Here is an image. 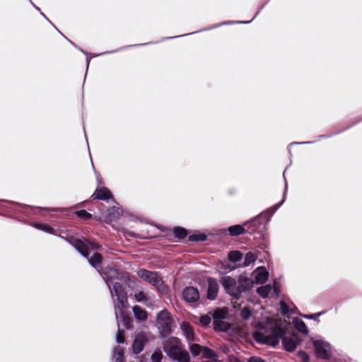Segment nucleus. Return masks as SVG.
<instances>
[{
	"label": "nucleus",
	"mask_w": 362,
	"mask_h": 362,
	"mask_svg": "<svg viewBox=\"0 0 362 362\" xmlns=\"http://www.w3.org/2000/svg\"><path fill=\"white\" fill-rule=\"evenodd\" d=\"M243 258V254L238 250L232 251L228 253V259L233 262H237Z\"/></svg>",
	"instance_id": "obj_26"
},
{
	"label": "nucleus",
	"mask_w": 362,
	"mask_h": 362,
	"mask_svg": "<svg viewBox=\"0 0 362 362\" xmlns=\"http://www.w3.org/2000/svg\"><path fill=\"white\" fill-rule=\"evenodd\" d=\"M173 233L175 237L179 238H183L187 236V230L181 227H175L173 229Z\"/></svg>",
	"instance_id": "obj_27"
},
{
	"label": "nucleus",
	"mask_w": 362,
	"mask_h": 362,
	"mask_svg": "<svg viewBox=\"0 0 362 362\" xmlns=\"http://www.w3.org/2000/svg\"><path fill=\"white\" fill-rule=\"evenodd\" d=\"M315 352L317 357L326 359L330 355V345L320 339L313 341Z\"/></svg>",
	"instance_id": "obj_8"
},
{
	"label": "nucleus",
	"mask_w": 362,
	"mask_h": 362,
	"mask_svg": "<svg viewBox=\"0 0 362 362\" xmlns=\"http://www.w3.org/2000/svg\"><path fill=\"white\" fill-rule=\"evenodd\" d=\"M218 284L216 279L213 278L208 279L207 298L209 300H214L218 294Z\"/></svg>",
	"instance_id": "obj_11"
},
{
	"label": "nucleus",
	"mask_w": 362,
	"mask_h": 362,
	"mask_svg": "<svg viewBox=\"0 0 362 362\" xmlns=\"http://www.w3.org/2000/svg\"><path fill=\"white\" fill-rule=\"evenodd\" d=\"M163 358V354L160 350L156 351L151 355V361L152 362H161Z\"/></svg>",
	"instance_id": "obj_29"
},
{
	"label": "nucleus",
	"mask_w": 362,
	"mask_h": 362,
	"mask_svg": "<svg viewBox=\"0 0 362 362\" xmlns=\"http://www.w3.org/2000/svg\"><path fill=\"white\" fill-rule=\"evenodd\" d=\"M180 328L188 343H192L197 340L193 328L189 323L182 322L180 325Z\"/></svg>",
	"instance_id": "obj_12"
},
{
	"label": "nucleus",
	"mask_w": 362,
	"mask_h": 362,
	"mask_svg": "<svg viewBox=\"0 0 362 362\" xmlns=\"http://www.w3.org/2000/svg\"><path fill=\"white\" fill-rule=\"evenodd\" d=\"M225 316H226V312L222 310H217L214 313V320H223V319L225 318Z\"/></svg>",
	"instance_id": "obj_32"
},
{
	"label": "nucleus",
	"mask_w": 362,
	"mask_h": 362,
	"mask_svg": "<svg viewBox=\"0 0 362 362\" xmlns=\"http://www.w3.org/2000/svg\"><path fill=\"white\" fill-rule=\"evenodd\" d=\"M293 324L296 329L304 334H308V329L305 323L300 319L296 318L293 320Z\"/></svg>",
	"instance_id": "obj_19"
},
{
	"label": "nucleus",
	"mask_w": 362,
	"mask_h": 362,
	"mask_svg": "<svg viewBox=\"0 0 362 362\" xmlns=\"http://www.w3.org/2000/svg\"><path fill=\"white\" fill-rule=\"evenodd\" d=\"M257 255L252 252H248L245 255L243 266L247 267L250 265L251 264L254 263L255 260L257 259Z\"/></svg>",
	"instance_id": "obj_25"
},
{
	"label": "nucleus",
	"mask_w": 362,
	"mask_h": 362,
	"mask_svg": "<svg viewBox=\"0 0 362 362\" xmlns=\"http://www.w3.org/2000/svg\"><path fill=\"white\" fill-rule=\"evenodd\" d=\"M272 291V286L270 285H266L259 287L257 289V293L262 298H267Z\"/></svg>",
	"instance_id": "obj_23"
},
{
	"label": "nucleus",
	"mask_w": 362,
	"mask_h": 362,
	"mask_svg": "<svg viewBox=\"0 0 362 362\" xmlns=\"http://www.w3.org/2000/svg\"><path fill=\"white\" fill-rule=\"evenodd\" d=\"M35 226L37 228L40 229L42 230H44L45 232L52 233V228L50 226H49L48 225H46V224L37 223V224H35Z\"/></svg>",
	"instance_id": "obj_34"
},
{
	"label": "nucleus",
	"mask_w": 362,
	"mask_h": 362,
	"mask_svg": "<svg viewBox=\"0 0 362 362\" xmlns=\"http://www.w3.org/2000/svg\"><path fill=\"white\" fill-rule=\"evenodd\" d=\"M254 273L257 284H264L268 279L269 273L264 267H257Z\"/></svg>",
	"instance_id": "obj_13"
},
{
	"label": "nucleus",
	"mask_w": 362,
	"mask_h": 362,
	"mask_svg": "<svg viewBox=\"0 0 362 362\" xmlns=\"http://www.w3.org/2000/svg\"><path fill=\"white\" fill-rule=\"evenodd\" d=\"M75 214L82 219L88 220L91 218V214L86 210H79L76 211Z\"/></svg>",
	"instance_id": "obj_30"
},
{
	"label": "nucleus",
	"mask_w": 362,
	"mask_h": 362,
	"mask_svg": "<svg viewBox=\"0 0 362 362\" xmlns=\"http://www.w3.org/2000/svg\"><path fill=\"white\" fill-rule=\"evenodd\" d=\"M286 189H287V184L286 183L284 197L285 196ZM284 202V197L283 198L282 201L279 204L274 206V209H277L283 204Z\"/></svg>",
	"instance_id": "obj_41"
},
{
	"label": "nucleus",
	"mask_w": 362,
	"mask_h": 362,
	"mask_svg": "<svg viewBox=\"0 0 362 362\" xmlns=\"http://www.w3.org/2000/svg\"><path fill=\"white\" fill-rule=\"evenodd\" d=\"M280 308H281V312L283 315H288L289 314L288 307L284 301L280 302Z\"/></svg>",
	"instance_id": "obj_35"
},
{
	"label": "nucleus",
	"mask_w": 362,
	"mask_h": 362,
	"mask_svg": "<svg viewBox=\"0 0 362 362\" xmlns=\"http://www.w3.org/2000/svg\"><path fill=\"white\" fill-rule=\"evenodd\" d=\"M145 344V340L144 337L142 335H139L136 337L134 339V341L133 343V351L135 354H139L141 351H142L144 346Z\"/></svg>",
	"instance_id": "obj_16"
},
{
	"label": "nucleus",
	"mask_w": 362,
	"mask_h": 362,
	"mask_svg": "<svg viewBox=\"0 0 362 362\" xmlns=\"http://www.w3.org/2000/svg\"><path fill=\"white\" fill-rule=\"evenodd\" d=\"M320 315H321L320 313H319L316 315H304L303 317L307 318V319H315L317 317L320 316Z\"/></svg>",
	"instance_id": "obj_40"
},
{
	"label": "nucleus",
	"mask_w": 362,
	"mask_h": 362,
	"mask_svg": "<svg viewBox=\"0 0 362 362\" xmlns=\"http://www.w3.org/2000/svg\"><path fill=\"white\" fill-rule=\"evenodd\" d=\"M116 340L118 344L123 343L124 341V332L123 330H121L119 328L118 329Z\"/></svg>",
	"instance_id": "obj_33"
},
{
	"label": "nucleus",
	"mask_w": 362,
	"mask_h": 362,
	"mask_svg": "<svg viewBox=\"0 0 362 362\" xmlns=\"http://www.w3.org/2000/svg\"><path fill=\"white\" fill-rule=\"evenodd\" d=\"M204 346L198 344H192L189 346V351L192 356H197L202 353Z\"/></svg>",
	"instance_id": "obj_24"
},
{
	"label": "nucleus",
	"mask_w": 362,
	"mask_h": 362,
	"mask_svg": "<svg viewBox=\"0 0 362 362\" xmlns=\"http://www.w3.org/2000/svg\"><path fill=\"white\" fill-rule=\"evenodd\" d=\"M221 283L225 291L231 296L238 298L240 296V290L238 286V281L230 276H223L221 279Z\"/></svg>",
	"instance_id": "obj_6"
},
{
	"label": "nucleus",
	"mask_w": 362,
	"mask_h": 362,
	"mask_svg": "<svg viewBox=\"0 0 362 362\" xmlns=\"http://www.w3.org/2000/svg\"><path fill=\"white\" fill-rule=\"evenodd\" d=\"M240 315L242 318H243L244 320H247L250 317V310H249L248 308H244L241 310Z\"/></svg>",
	"instance_id": "obj_36"
},
{
	"label": "nucleus",
	"mask_w": 362,
	"mask_h": 362,
	"mask_svg": "<svg viewBox=\"0 0 362 362\" xmlns=\"http://www.w3.org/2000/svg\"><path fill=\"white\" fill-rule=\"evenodd\" d=\"M93 197L94 199L108 200L112 197V194L106 187H100L95 190Z\"/></svg>",
	"instance_id": "obj_15"
},
{
	"label": "nucleus",
	"mask_w": 362,
	"mask_h": 362,
	"mask_svg": "<svg viewBox=\"0 0 362 362\" xmlns=\"http://www.w3.org/2000/svg\"><path fill=\"white\" fill-rule=\"evenodd\" d=\"M298 356L300 357L303 362H308L309 361L308 355L304 351H299Z\"/></svg>",
	"instance_id": "obj_38"
},
{
	"label": "nucleus",
	"mask_w": 362,
	"mask_h": 362,
	"mask_svg": "<svg viewBox=\"0 0 362 362\" xmlns=\"http://www.w3.org/2000/svg\"><path fill=\"white\" fill-rule=\"evenodd\" d=\"M214 327L216 331H227L230 328V325L221 320H214Z\"/></svg>",
	"instance_id": "obj_20"
},
{
	"label": "nucleus",
	"mask_w": 362,
	"mask_h": 362,
	"mask_svg": "<svg viewBox=\"0 0 362 362\" xmlns=\"http://www.w3.org/2000/svg\"><path fill=\"white\" fill-rule=\"evenodd\" d=\"M88 262L90 263V264L94 268H95L98 272L101 274V276H103V274L105 273V272H107V274H109V268H106L105 271H102V267H101V263H102V260H103V257L101 256V255L98 254V253H94L93 255L90 257V258H88Z\"/></svg>",
	"instance_id": "obj_10"
},
{
	"label": "nucleus",
	"mask_w": 362,
	"mask_h": 362,
	"mask_svg": "<svg viewBox=\"0 0 362 362\" xmlns=\"http://www.w3.org/2000/svg\"><path fill=\"white\" fill-rule=\"evenodd\" d=\"M116 351H117L118 356H119L120 357L123 356V351H122V349H119L116 350Z\"/></svg>",
	"instance_id": "obj_42"
},
{
	"label": "nucleus",
	"mask_w": 362,
	"mask_h": 362,
	"mask_svg": "<svg viewBox=\"0 0 362 362\" xmlns=\"http://www.w3.org/2000/svg\"><path fill=\"white\" fill-rule=\"evenodd\" d=\"M189 239L192 241H204L206 240V235L204 234L192 235L189 237Z\"/></svg>",
	"instance_id": "obj_31"
},
{
	"label": "nucleus",
	"mask_w": 362,
	"mask_h": 362,
	"mask_svg": "<svg viewBox=\"0 0 362 362\" xmlns=\"http://www.w3.org/2000/svg\"><path fill=\"white\" fill-rule=\"evenodd\" d=\"M248 362H264L262 358H259V357H251L249 360H248Z\"/></svg>",
	"instance_id": "obj_39"
},
{
	"label": "nucleus",
	"mask_w": 362,
	"mask_h": 362,
	"mask_svg": "<svg viewBox=\"0 0 362 362\" xmlns=\"http://www.w3.org/2000/svg\"><path fill=\"white\" fill-rule=\"evenodd\" d=\"M156 323L158 329L162 334H169L171 332L173 318L167 310H163L158 313Z\"/></svg>",
	"instance_id": "obj_5"
},
{
	"label": "nucleus",
	"mask_w": 362,
	"mask_h": 362,
	"mask_svg": "<svg viewBox=\"0 0 362 362\" xmlns=\"http://www.w3.org/2000/svg\"><path fill=\"white\" fill-rule=\"evenodd\" d=\"M202 356L204 358H207V359H211V360H214V361L218 360V355L216 354V352L206 346H204V349L202 351Z\"/></svg>",
	"instance_id": "obj_21"
},
{
	"label": "nucleus",
	"mask_w": 362,
	"mask_h": 362,
	"mask_svg": "<svg viewBox=\"0 0 362 362\" xmlns=\"http://www.w3.org/2000/svg\"><path fill=\"white\" fill-rule=\"evenodd\" d=\"M230 235L232 236L239 235L245 233V228L241 225H235L228 228Z\"/></svg>",
	"instance_id": "obj_22"
},
{
	"label": "nucleus",
	"mask_w": 362,
	"mask_h": 362,
	"mask_svg": "<svg viewBox=\"0 0 362 362\" xmlns=\"http://www.w3.org/2000/svg\"><path fill=\"white\" fill-rule=\"evenodd\" d=\"M135 318L139 321H144L147 319V312L139 305H135L132 308Z\"/></svg>",
	"instance_id": "obj_17"
},
{
	"label": "nucleus",
	"mask_w": 362,
	"mask_h": 362,
	"mask_svg": "<svg viewBox=\"0 0 362 362\" xmlns=\"http://www.w3.org/2000/svg\"><path fill=\"white\" fill-rule=\"evenodd\" d=\"M238 286L240 294L245 291L250 290L253 286V281L245 275H240L238 279Z\"/></svg>",
	"instance_id": "obj_14"
},
{
	"label": "nucleus",
	"mask_w": 362,
	"mask_h": 362,
	"mask_svg": "<svg viewBox=\"0 0 362 362\" xmlns=\"http://www.w3.org/2000/svg\"><path fill=\"white\" fill-rule=\"evenodd\" d=\"M137 274L140 278L155 286L160 292L165 293L167 291L166 286L157 272L141 269L138 270Z\"/></svg>",
	"instance_id": "obj_4"
},
{
	"label": "nucleus",
	"mask_w": 362,
	"mask_h": 362,
	"mask_svg": "<svg viewBox=\"0 0 362 362\" xmlns=\"http://www.w3.org/2000/svg\"><path fill=\"white\" fill-rule=\"evenodd\" d=\"M134 298L136 300V301H138V302L145 303L148 300V298H147L146 293L141 291L135 292Z\"/></svg>",
	"instance_id": "obj_28"
},
{
	"label": "nucleus",
	"mask_w": 362,
	"mask_h": 362,
	"mask_svg": "<svg viewBox=\"0 0 362 362\" xmlns=\"http://www.w3.org/2000/svg\"><path fill=\"white\" fill-rule=\"evenodd\" d=\"M182 297L185 301L193 303L199 299V293L197 288L189 286L184 289L182 292Z\"/></svg>",
	"instance_id": "obj_9"
},
{
	"label": "nucleus",
	"mask_w": 362,
	"mask_h": 362,
	"mask_svg": "<svg viewBox=\"0 0 362 362\" xmlns=\"http://www.w3.org/2000/svg\"><path fill=\"white\" fill-rule=\"evenodd\" d=\"M72 245L85 257H88L89 252L88 250L91 249L92 250H98L100 246L97 244L91 242H88L86 243L81 240L75 239L71 242Z\"/></svg>",
	"instance_id": "obj_7"
},
{
	"label": "nucleus",
	"mask_w": 362,
	"mask_h": 362,
	"mask_svg": "<svg viewBox=\"0 0 362 362\" xmlns=\"http://www.w3.org/2000/svg\"><path fill=\"white\" fill-rule=\"evenodd\" d=\"M286 332V327L280 320L269 322L264 327L254 332L252 337L255 341L262 344L276 346L280 339L284 349L288 351H293L300 343L297 335L283 337Z\"/></svg>",
	"instance_id": "obj_1"
},
{
	"label": "nucleus",
	"mask_w": 362,
	"mask_h": 362,
	"mask_svg": "<svg viewBox=\"0 0 362 362\" xmlns=\"http://www.w3.org/2000/svg\"><path fill=\"white\" fill-rule=\"evenodd\" d=\"M163 350L167 355L177 362H189V353L182 347L180 341L176 337H170L163 344Z\"/></svg>",
	"instance_id": "obj_3"
},
{
	"label": "nucleus",
	"mask_w": 362,
	"mask_h": 362,
	"mask_svg": "<svg viewBox=\"0 0 362 362\" xmlns=\"http://www.w3.org/2000/svg\"><path fill=\"white\" fill-rule=\"evenodd\" d=\"M200 322L204 326H207L211 322V317L209 316H208V315H202L200 317Z\"/></svg>",
	"instance_id": "obj_37"
},
{
	"label": "nucleus",
	"mask_w": 362,
	"mask_h": 362,
	"mask_svg": "<svg viewBox=\"0 0 362 362\" xmlns=\"http://www.w3.org/2000/svg\"><path fill=\"white\" fill-rule=\"evenodd\" d=\"M107 272L103 274V278L105 280L112 298L115 316L117 317L118 312L121 308H127L129 305L127 295L122 286L114 280L118 278L119 273L117 270L113 268L109 269Z\"/></svg>",
	"instance_id": "obj_2"
},
{
	"label": "nucleus",
	"mask_w": 362,
	"mask_h": 362,
	"mask_svg": "<svg viewBox=\"0 0 362 362\" xmlns=\"http://www.w3.org/2000/svg\"><path fill=\"white\" fill-rule=\"evenodd\" d=\"M125 308H121L120 310L118 312L117 317L116 316V318L118 320L119 317L121 318V320L122 321L124 325L127 328H129L131 326V319L130 317L125 313L124 312Z\"/></svg>",
	"instance_id": "obj_18"
}]
</instances>
